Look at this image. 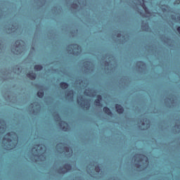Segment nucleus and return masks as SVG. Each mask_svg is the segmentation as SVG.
<instances>
[{
  "label": "nucleus",
  "mask_w": 180,
  "mask_h": 180,
  "mask_svg": "<svg viewBox=\"0 0 180 180\" xmlns=\"http://www.w3.org/2000/svg\"><path fill=\"white\" fill-rule=\"evenodd\" d=\"M142 124H144V123H142Z\"/></svg>",
  "instance_id": "20"
},
{
  "label": "nucleus",
  "mask_w": 180,
  "mask_h": 180,
  "mask_svg": "<svg viewBox=\"0 0 180 180\" xmlns=\"http://www.w3.org/2000/svg\"><path fill=\"white\" fill-rule=\"evenodd\" d=\"M7 134H8V135H9V134H10V133H8Z\"/></svg>",
  "instance_id": "19"
},
{
  "label": "nucleus",
  "mask_w": 180,
  "mask_h": 180,
  "mask_svg": "<svg viewBox=\"0 0 180 180\" xmlns=\"http://www.w3.org/2000/svg\"><path fill=\"white\" fill-rule=\"evenodd\" d=\"M8 141H12V140L11 139H8Z\"/></svg>",
  "instance_id": "17"
},
{
  "label": "nucleus",
  "mask_w": 180,
  "mask_h": 180,
  "mask_svg": "<svg viewBox=\"0 0 180 180\" xmlns=\"http://www.w3.org/2000/svg\"><path fill=\"white\" fill-rule=\"evenodd\" d=\"M73 94H74V91L70 90V91H69L68 93V96H71V95H73Z\"/></svg>",
  "instance_id": "12"
},
{
  "label": "nucleus",
  "mask_w": 180,
  "mask_h": 180,
  "mask_svg": "<svg viewBox=\"0 0 180 180\" xmlns=\"http://www.w3.org/2000/svg\"><path fill=\"white\" fill-rule=\"evenodd\" d=\"M115 109L119 115H122L124 112V108L120 104H115Z\"/></svg>",
  "instance_id": "3"
},
{
  "label": "nucleus",
  "mask_w": 180,
  "mask_h": 180,
  "mask_svg": "<svg viewBox=\"0 0 180 180\" xmlns=\"http://www.w3.org/2000/svg\"><path fill=\"white\" fill-rule=\"evenodd\" d=\"M137 64H141L142 65H144V62H143V61H138Z\"/></svg>",
  "instance_id": "15"
},
{
  "label": "nucleus",
  "mask_w": 180,
  "mask_h": 180,
  "mask_svg": "<svg viewBox=\"0 0 180 180\" xmlns=\"http://www.w3.org/2000/svg\"><path fill=\"white\" fill-rule=\"evenodd\" d=\"M141 6L144 9V11H146V12H147V6H146V4L144 3L142 4Z\"/></svg>",
  "instance_id": "11"
},
{
  "label": "nucleus",
  "mask_w": 180,
  "mask_h": 180,
  "mask_svg": "<svg viewBox=\"0 0 180 180\" xmlns=\"http://www.w3.org/2000/svg\"><path fill=\"white\" fill-rule=\"evenodd\" d=\"M64 150H65L66 153H68V151H70V148H68V147H65V148H64Z\"/></svg>",
  "instance_id": "14"
},
{
  "label": "nucleus",
  "mask_w": 180,
  "mask_h": 180,
  "mask_svg": "<svg viewBox=\"0 0 180 180\" xmlns=\"http://www.w3.org/2000/svg\"><path fill=\"white\" fill-rule=\"evenodd\" d=\"M72 167L70 164L66 163L65 164L63 167H60V169H65L62 172V174H67L69 171H71Z\"/></svg>",
  "instance_id": "2"
},
{
  "label": "nucleus",
  "mask_w": 180,
  "mask_h": 180,
  "mask_svg": "<svg viewBox=\"0 0 180 180\" xmlns=\"http://www.w3.org/2000/svg\"><path fill=\"white\" fill-rule=\"evenodd\" d=\"M95 170L96 172H101V167H99L98 166H96L95 168Z\"/></svg>",
  "instance_id": "13"
},
{
  "label": "nucleus",
  "mask_w": 180,
  "mask_h": 180,
  "mask_svg": "<svg viewBox=\"0 0 180 180\" xmlns=\"http://www.w3.org/2000/svg\"><path fill=\"white\" fill-rule=\"evenodd\" d=\"M60 88H62V89H67V88H68V83L61 82L60 83Z\"/></svg>",
  "instance_id": "7"
},
{
  "label": "nucleus",
  "mask_w": 180,
  "mask_h": 180,
  "mask_svg": "<svg viewBox=\"0 0 180 180\" xmlns=\"http://www.w3.org/2000/svg\"><path fill=\"white\" fill-rule=\"evenodd\" d=\"M55 117H56V122H58V126L60 127L62 130H63L64 131H67V127H63V124H66V126H68V124H67L65 122V121H63L61 120V117H60V114L59 113H57Z\"/></svg>",
  "instance_id": "1"
},
{
  "label": "nucleus",
  "mask_w": 180,
  "mask_h": 180,
  "mask_svg": "<svg viewBox=\"0 0 180 180\" xmlns=\"http://www.w3.org/2000/svg\"><path fill=\"white\" fill-rule=\"evenodd\" d=\"M37 95L38 98H43V96H44V91H39L37 92Z\"/></svg>",
  "instance_id": "9"
},
{
  "label": "nucleus",
  "mask_w": 180,
  "mask_h": 180,
  "mask_svg": "<svg viewBox=\"0 0 180 180\" xmlns=\"http://www.w3.org/2000/svg\"><path fill=\"white\" fill-rule=\"evenodd\" d=\"M27 78H30V79H36V77H37V75H36V73L31 72L27 74Z\"/></svg>",
  "instance_id": "5"
},
{
  "label": "nucleus",
  "mask_w": 180,
  "mask_h": 180,
  "mask_svg": "<svg viewBox=\"0 0 180 180\" xmlns=\"http://www.w3.org/2000/svg\"><path fill=\"white\" fill-rule=\"evenodd\" d=\"M101 101H102V96L98 95L97 98L94 101L96 106H101L102 105Z\"/></svg>",
  "instance_id": "4"
},
{
  "label": "nucleus",
  "mask_w": 180,
  "mask_h": 180,
  "mask_svg": "<svg viewBox=\"0 0 180 180\" xmlns=\"http://www.w3.org/2000/svg\"><path fill=\"white\" fill-rule=\"evenodd\" d=\"M15 44H18V46H17V49H20V47H22V45H20V41L17 40L15 43Z\"/></svg>",
  "instance_id": "10"
},
{
  "label": "nucleus",
  "mask_w": 180,
  "mask_h": 180,
  "mask_svg": "<svg viewBox=\"0 0 180 180\" xmlns=\"http://www.w3.org/2000/svg\"><path fill=\"white\" fill-rule=\"evenodd\" d=\"M34 69L35 71H41V70H43V66L41 65H35Z\"/></svg>",
  "instance_id": "8"
},
{
  "label": "nucleus",
  "mask_w": 180,
  "mask_h": 180,
  "mask_svg": "<svg viewBox=\"0 0 180 180\" xmlns=\"http://www.w3.org/2000/svg\"><path fill=\"white\" fill-rule=\"evenodd\" d=\"M147 27H148V24H146Z\"/></svg>",
  "instance_id": "18"
},
{
  "label": "nucleus",
  "mask_w": 180,
  "mask_h": 180,
  "mask_svg": "<svg viewBox=\"0 0 180 180\" xmlns=\"http://www.w3.org/2000/svg\"><path fill=\"white\" fill-rule=\"evenodd\" d=\"M176 30H177L178 33H179V34H180V27H178L176 28Z\"/></svg>",
  "instance_id": "16"
},
{
  "label": "nucleus",
  "mask_w": 180,
  "mask_h": 180,
  "mask_svg": "<svg viewBox=\"0 0 180 180\" xmlns=\"http://www.w3.org/2000/svg\"><path fill=\"white\" fill-rule=\"evenodd\" d=\"M103 110L104 113L108 115V116H112V111L110 110V108L103 107Z\"/></svg>",
  "instance_id": "6"
}]
</instances>
